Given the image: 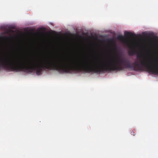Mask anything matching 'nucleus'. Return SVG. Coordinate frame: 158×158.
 <instances>
[{"label": "nucleus", "mask_w": 158, "mask_h": 158, "mask_svg": "<svg viewBox=\"0 0 158 158\" xmlns=\"http://www.w3.org/2000/svg\"><path fill=\"white\" fill-rule=\"evenodd\" d=\"M130 133L131 135H135V132L132 130H131Z\"/></svg>", "instance_id": "nucleus-4"}, {"label": "nucleus", "mask_w": 158, "mask_h": 158, "mask_svg": "<svg viewBox=\"0 0 158 158\" xmlns=\"http://www.w3.org/2000/svg\"><path fill=\"white\" fill-rule=\"evenodd\" d=\"M109 32H110V30H109Z\"/></svg>", "instance_id": "nucleus-5"}, {"label": "nucleus", "mask_w": 158, "mask_h": 158, "mask_svg": "<svg viewBox=\"0 0 158 158\" xmlns=\"http://www.w3.org/2000/svg\"><path fill=\"white\" fill-rule=\"evenodd\" d=\"M111 39L109 38V72L111 71H119L124 69H132L135 71L142 70L144 67L150 73L156 75H158V67L155 65L151 66L152 64L151 59L145 57L142 54L137 55L136 60L132 63L119 56V49L116 43H114L112 45V50L116 55L113 58L112 62L110 60V42Z\"/></svg>", "instance_id": "nucleus-1"}, {"label": "nucleus", "mask_w": 158, "mask_h": 158, "mask_svg": "<svg viewBox=\"0 0 158 158\" xmlns=\"http://www.w3.org/2000/svg\"><path fill=\"white\" fill-rule=\"evenodd\" d=\"M124 35L127 37H134L136 36L135 34L127 31L124 32Z\"/></svg>", "instance_id": "nucleus-3"}, {"label": "nucleus", "mask_w": 158, "mask_h": 158, "mask_svg": "<svg viewBox=\"0 0 158 158\" xmlns=\"http://www.w3.org/2000/svg\"><path fill=\"white\" fill-rule=\"evenodd\" d=\"M117 39L127 45L129 47H130L131 49L129 52V54L130 55L132 56L135 53V51L133 48L131 46L128 39H126L123 35H120L117 37Z\"/></svg>", "instance_id": "nucleus-2"}]
</instances>
